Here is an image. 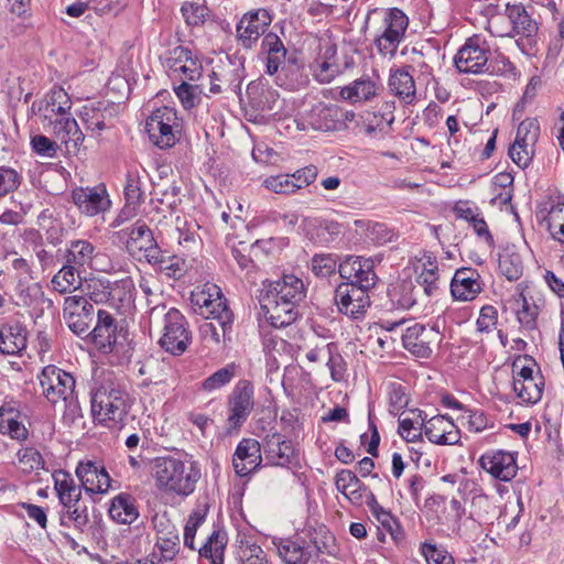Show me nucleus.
Wrapping results in <instances>:
<instances>
[{"label": "nucleus", "mask_w": 564, "mask_h": 564, "mask_svg": "<svg viewBox=\"0 0 564 564\" xmlns=\"http://www.w3.org/2000/svg\"><path fill=\"white\" fill-rule=\"evenodd\" d=\"M63 317L74 334L86 335L94 321V306L85 296H67L64 300Z\"/></svg>", "instance_id": "nucleus-13"}, {"label": "nucleus", "mask_w": 564, "mask_h": 564, "mask_svg": "<svg viewBox=\"0 0 564 564\" xmlns=\"http://www.w3.org/2000/svg\"><path fill=\"white\" fill-rule=\"evenodd\" d=\"M227 543L226 531L215 530L198 549V554L202 558L209 561L210 564H224Z\"/></svg>", "instance_id": "nucleus-49"}, {"label": "nucleus", "mask_w": 564, "mask_h": 564, "mask_svg": "<svg viewBox=\"0 0 564 564\" xmlns=\"http://www.w3.org/2000/svg\"><path fill=\"white\" fill-rule=\"evenodd\" d=\"M113 115V106L104 101L86 104L79 111V117L87 130L99 135L105 129L110 128Z\"/></svg>", "instance_id": "nucleus-31"}, {"label": "nucleus", "mask_w": 564, "mask_h": 564, "mask_svg": "<svg viewBox=\"0 0 564 564\" xmlns=\"http://www.w3.org/2000/svg\"><path fill=\"white\" fill-rule=\"evenodd\" d=\"M236 365L228 364L200 382V390L212 392L228 384L236 375Z\"/></svg>", "instance_id": "nucleus-61"}, {"label": "nucleus", "mask_w": 564, "mask_h": 564, "mask_svg": "<svg viewBox=\"0 0 564 564\" xmlns=\"http://www.w3.org/2000/svg\"><path fill=\"white\" fill-rule=\"evenodd\" d=\"M254 408V388L247 379L239 380L228 397L227 424L238 430L248 420Z\"/></svg>", "instance_id": "nucleus-11"}, {"label": "nucleus", "mask_w": 564, "mask_h": 564, "mask_svg": "<svg viewBox=\"0 0 564 564\" xmlns=\"http://www.w3.org/2000/svg\"><path fill=\"white\" fill-rule=\"evenodd\" d=\"M72 199L79 212L88 217L104 214L111 207V200L105 185L77 187L72 192Z\"/></svg>", "instance_id": "nucleus-17"}, {"label": "nucleus", "mask_w": 564, "mask_h": 564, "mask_svg": "<svg viewBox=\"0 0 564 564\" xmlns=\"http://www.w3.org/2000/svg\"><path fill=\"white\" fill-rule=\"evenodd\" d=\"M553 240L564 245V200L549 199L541 209Z\"/></svg>", "instance_id": "nucleus-41"}, {"label": "nucleus", "mask_w": 564, "mask_h": 564, "mask_svg": "<svg viewBox=\"0 0 564 564\" xmlns=\"http://www.w3.org/2000/svg\"><path fill=\"white\" fill-rule=\"evenodd\" d=\"M124 392L112 384L100 386L91 395V413L96 421L111 427L122 422L127 414Z\"/></svg>", "instance_id": "nucleus-4"}, {"label": "nucleus", "mask_w": 564, "mask_h": 564, "mask_svg": "<svg viewBox=\"0 0 564 564\" xmlns=\"http://www.w3.org/2000/svg\"><path fill=\"white\" fill-rule=\"evenodd\" d=\"M379 79L367 75L340 88L339 96L350 104L367 102L377 96Z\"/></svg>", "instance_id": "nucleus-36"}, {"label": "nucleus", "mask_w": 564, "mask_h": 564, "mask_svg": "<svg viewBox=\"0 0 564 564\" xmlns=\"http://www.w3.org/2000/svg\"><path fill=\"white\" fill-rule=\"evenodd\" d=\"M516 317L520 326L527 330L536 328V319L540 314L539 306L529 301V299L521 292L513 297Z\"/></svg>", "instance_id": "nucleus-52"}, {"label": "nucleus", "mask_w": 564, "mask_h": 564, "mask_svg": "<svg viewBox=\"0 0 564 564\" xmlns=\"http://www.w3.org/2000/svg\"><path fill=\"white\" fill-rule=\"evenodd\" d=\"M15 294L19 304L23 306H31L40 300H44V292L41 284L34 281L17 283Z\"/></svg>", "instance_id": "nucleus-62"}, {"label": "nucleus", "mask_w": 564, "mask_h": 564, "mask_svg": "<svg viewBox=\"0 0 564 564\" xmlns=\"http://www.w3.org/2000/svg\"><path fill=\"white\" fill-rule=\"evenodd\" d=\"M109 517L121 524H131L139 518L137 501L128 492H120L111 499Z\"/></svg>", "instance_id": "nucleus-44"}, {"label": "nucleus", "mask_w": 564, "mask_h": 564, "mask_svg": "<svg viewBox=\"0 0 564 564\" xmlns=\"http://www.w3.org/2000/svg\"><path fill=\"white\" fill-rule=\"evenodd\" d=\"M408 26L409 18L402 10L391 8L380 11L373 32V44L378 53L383 57H394Z\"/></svg>", "instance_id": "nucleus-3"}, {"label": "nucleus", "mask_w": 564, "mask_h": 564, "mask_svg": "<svg viewBox=\"0 0 564 564\" xmlns=\"http://www.w3.org/2000/svg\"><path fill=\"white\" fill-rule=\"evenodd\" d=\"M301 228L311 241L321 246H327L335 241L343 231L338 221L317 217L303 218Z\"/></svg>", "instance_id": "nucleus-28"}, {"label": "nucleus", "mask_w": 564, "mask_h": 564, "mask_svg": "<svg viewBox=\"0 0 564 564\" xmlns=\"http://www.w3.org/2000/svg\"><path fill=\"white\" fill-rule=\"evenodd\" d=\"M237 555L239 564H269L265 552L251 539L239 541Z\"/></svg>", "instance_id": "nucleus-58"}, {"label": "nucleus", "mask_w": 564, "mask_h": 564, "mask_svg": "<svg viewBox=\"0 0 564 564\" xmlns=\"http://www.w3.org/2000/svg\"><path fill=\"white\" fill-rule=\"evenodd\" d=\"M75 474L87 494H106L110 488L111 478L105 466L98 462H79Z\"/></svg>", "instance_id": "nucleus-21"}, {"label": "nucleus", "mask_w": 564, "mask_h": 564, "mask_svg": "<svg viewBox=\"0 0 564 564\" xmlns=\"http://www.w3.org/2000/svg\"><path fill=\"white\" fill-rule=\"evenodd\" d=\"M53 479L54 490L63 508H72V506L80 502L82 488L76 485L69 473L56 470L53 474Z\"/></svg>", "instance_id": "nucleus-42"}, {"label": "nucleus", "mask_w": 564, "mask_h": 564, "mask_svg": "<svg viewBox=\"0 0 564 564\" xmlns=\"http://www.w3.org/2000/svg\"><path fill=\"white\" fill-rule=\"evenodd\" d=\"M423 432L431 443L437 445H456L460 440V431L445 415H436L429 420L422 419Z\"/></svg>", "instance_id": "nucleus-25"}, {"label": "nucleus", "mask_w": 564, "mask_h": 564, "mask_svg": "<svg viewBox=\"0 0 564 564\" xmlns=\"http://www.w3.org/2000/svg\"><path fill=\"white\" fill-rule=\"evenodd\" d=\"M343 115V111L336 106L318 105L311 109L308 124L313 130H336L341 123Z\"/></svg>", "instance_id": "nucleus-46"}, {"label": "nucleus", "mask_w": 564, "mask_h": 564, "mask_svg": "<svg viewBox=\"0 0 564 564\" xmlns=\"http://www.w3.org/2000/svg\"><path fill=\"white\" fill-rule=\"evenodd\" d=\"M84 272L73 268L69 263H64V265L54 274L52 278V286L53 289L61 293H67L72 290H76L82 284V274Z\"/></svg>", "instance_id": "nucleus-55"}, {"label": "nucleus", "mask_w": 564, "mask_h": 564, "mask_svg": "<svg viewBox=\"0 0 564 564\" xmlns=\"http://www.w3.org/2000/svg\"><path fill=\"white\" fill-rule=\"evenodd\" d=\"M192 83L193 82H180V85L174 87L175 95L185 109L196 107L200 101L202 94H204V84Z\"/></svg>", "instance_id": "nucleus-59"}, {"label": "nucleus", "mask_w": 564, "mask_h": 564, "mask_svg": "<svg viewBox=\"0 0 564 564\" xmlns=\"http://www.w3.org/2000/svg\"><path fill=\"white\" fill-rule=\"evenodd\" d=\"M164 65L174 80L196 83L203 77L202 55L187 46L178 45L170 50Z\"/></svg>", "instance_id": "nucleus-7"}, {"label": "nucleus", "mask_w": 564, "mask_h": 564, "mask_svg": "<svg viewBox=\"0 0 564 564\" xmlns=\"http://www.w3.org/2000/svg\"><path fill=\"white\" fill-rule=\"evenodd\" d=\"M259 304L264 319L274 328L291 325L300 315L296 305L285 300H279L264 291L260 292Z\"/></svg>", "instance_id": "nucleus-14"}, {"label": "nucleus", "mask_w": 564, "mask_h": 564, "mask_svg": "<svg viewBox=\"0 0 564 564\" xmlns=\"http://www.w3.org/2000/svg\"><path fill=\"white\" fill-rule=\"evenodd\" d=\"M20 412L11 404L0 406V434L9 435L11 438L23 442L28 438L29 432L25 425L19 421Z\"/></svg>", "instance_id": "nucleus-47"}, {"label": "nucleus", "mask_w": 564, "mask_h": 564, "mask_svg": "<svg viewBox=\"0 0 564 564\" xmlns=\"http://www.w3.org/2000/svg\"><path fill=\"white\" fill-rule=\"evenodd\" d=\"M489 46L480 36H471L457 51L454 64L459 73L486 74L489 59Z\"/></svg>", "instance_id": "nucleus-10"}, {"label": "nucleus", "mask_w": 564, "mask_h": 564, "mask_svg": "<svg viewBox=\"0 0 564 564\" xmlns=\"http://www.w3.org/2000/svg\"><path fill=\"white\" fill-rule=\"evenodd\" d=\"M108 304L118 310L128 311L134 301V283L131 278H126L110 284Z\"/></svg>", "instance_id": "nucleus-48"}, {"label": "nucleus", "mask_w": 564, "mask_h": 564, "mask_svg": "<svg viewBox=\"0 0 564 564\" xmlns=\"http://www.w3.org/2000/svg\"><path fill=\"white\" fill-rule=\"evenodd\" d=\"M262 52L265 55V73L274 76L279 73L280 68L289 61L291 54L275 33H268L262 39Z\"/></svg>", "instance_id": "nucleus-35"}, {"label": "nucleus", "mask_w": 564, "mask_h": 564, "mask_svg": "<svg viewBox=\"0 0 564 564\" xmlns=\"http://www.w3.org/2000/svg\"><path fill=\"white\" fill-rule=\"evenodd\" d=\"M388 296L393 307L409 310L416 303L415 285L411 280H399L389 286Z\"/></svg>", "instance_id": "nucleus-51"}, {"label": "nucleus", "mask_w": 564, "mask_h": 564, "mask_svg": "<svg viewBox=\"0 0 564 564\" xmlns=\"http://www.w3.org/2000/svg\"><path fill=\"white\" fill-rule=\"evenodd\" d=\"M506 15L512 25L513 35H519L528 40V44L532 45L533 37L538 33V23L529 15L522 4H508Z\"/></svg>", "instance_id": "nucleus-38"}, {"label": "nucleus", "mask_w": 564, "mask_h": 564, "mask_svg": "<svg viewBox=\"0 0 564 564\" xmlns=\"http://www.w3.org/2000/svg\"><path fill=\"white\" fill-rule=\"evenodd\" d=\"M118 235L126 238V248L132 257L139 261L144 259L148 263L156 261L155 254H159L161 249L145 223L138 220L120 230Z\"/></svg>", "instance_id": "nucleus-8"}, {"label": "nucleus", "mask_w": 564, "mask_h": 564, "mask_svg": "<svg viewBox=\"0 0 564 564\" xmlns=\"http://www.w3.org/2000/svg\"><path fill=\"white\" fill-rule=\"evenodd\" d=\"M335 486L352 505L361 506L365 502L367 487L351 470L338 471L335 476Z\"/></svg>", "instance_id": "nucleus-40"}, {"label": "nucleus", "mask_w": 564, "mask_h": 564, "mask_svg": "<svg viewBox=\"0 0 564 564\" xmlns=\"http://www.w3.org/2000/svg\"><path fill=\"white\" fill-rule=\"evenodd\" d=\"M44 126L50 128L53 137L65 147L67 153H76L84 142V133L73 117L54 118Z\"/></svg>", "instance_id": "nucleus-27"}, {"label": "nucleus", "mask_w": 564, "mask_h": 564, "mask_svg": "<svg viewBox=\"0 0 564 564\" xmlns=\"http://www.w3.org/2000/svg\"><path fill=\"white\" fill-rule=\"evenodd\" d=\"M415 259V271L419 272L417 283L427 296L436 295L440 290V270L436 257L430 251H423Z\"/></svg>", "instance_id": "nucleus-30"}, {"label": "nucleus", "mask_w": 564, "mask_h": 564, "mask_svg": "<svg viewBox=\"0 0 564 564\" xmlns=\"http://www.w3.org/2000/svg\"><path fill=\"white\" fill-rule=\"evenodd\" d=\"M156 261L149 262L153 267H155L160 272L164 273L169 278L178 279L183 275L185 271V262L184 260L173 256H166L162 250L159 251V254H155Z\"/></svg>", "instance_id": "nucleus-60"}, {"label": "nucleus", "mask_w": 564, "mask_h": 564, "mask_svg": "<svg viewBox=\"0 0 564 564\" xmlns=\"http://www.w3.org/2000/svg\"><path fill=\"white\" fill-rule=\"evenodd\" d=\"M97 256L98 251L93 242L87 239H74L66 246L64 260L73 268L86 273L95 269L94 262Z\"/></svg>", "instance_id": "nucleus-29"}, {"label": "nucleus", "mask_w": 564, "mask_h": 564, "mask_svg": "<svg viewBox=\"0 0 564 564\" xmlns=\"http://www.w3.org/2000/svg\"><path fill=\"white\" fill-rule=\"evenodd\" d=\"M43 395L53 404L72 399L75 392V379L72 373L48 365L39 375Z\"/></svg>", "instance_id": "nucleus-9"}, {"label": "nucleus", "mask_w": 564, "mask_h": 564, "mask_svg": "<svg viewBox=\"0 0 564 564\" xmlns=\"http://www.w3.org/2000/svg\"><path fill=\"white\" fill-rule=\"evenodd\" d=\"M275 76V84L289 90H295L306 84L303 64L295 54H291L289 61L283 64Z\"/></svg>", "instance_id": "nucleus-43"}, {"label": "nucleus", "mask_w": 564, "mask_h": 564, "mask_svg": "<svg viewBox=\"0 0 564 564\" xmlns=\"http://www.w3.org/2000/svg\"><path fill=\"white\" fill-rule=\"evenodd\" d=\"M150 141L160 149H170L181 138L182 123L177 111L167 106L155 109L145 121Z\"/></svg>", "instance_id": "nucleus-5"}, {"label": "nucleus", "mask_w": 564, "mask_h": 564, "mask_svg": "<svg viewBox=\"0 0 564 564\" xmlns=\"http://www.w3.org/2000/svg\"><path fill=\"white\" fill-rule=\"evenodd\" d=\"M479 465L495 479L510 481L518 473L517 457L503 449H490L479 458Z\"/></svg>", "instance_id": "nucleus-19"}, {"label": "nucleus", "mask_w": 564, "mask_h": 564, "mask_svg": "<svg viewBox=\"0 0 564 564\" xmlns=\"http://www.w3.org/2000/svg\"><path fill=\"white\" fill-rule=\"evenodd\" d=\"M192 303L198 307L206 322H218L221 327L234 325L235 315L227 299L216 284H205L191 294Z\"/></svg>", "instance_id": "nucleus-6"}, {"label": "nucleus", "mask_w": 564, "mask_h": 564, "mask_svg": "<svg viewBox=\"0 0 564 564\" xmlns=\"http://www.w3.org/2000/svg\"><path fill=\"white\" fill-rule=\"evenodd\" d=\"M232 325L221 327L218 322H204L199 326V335L207 344L219 345L221 341L230 340Z\"/></svg>", "instance_id": "nucleus-63"}, {"label": "nucleus", "mask_w": 564, "mask_h": 564, "mask_svg": "<svg viewBox=\"0 0 564 564\" xmlns=\"http://www.w3.org/2000/svg\"><path fill=\"white\" fill-rule=\"evenodd\" d=\"M409 395L403 384L390 382L388 386L389 412L399 415L409 404Z\"/></svg>", "instance_id": "nucleus-64"}, {"label": "nucleus", "mask_w": 564, "mask_h": 564, "mask_svg": "<svg viewBox=\"0 0 564 564\" xmlns=\"http://www.w3.org/2000/svg\"><path fill=\"white\" fill-rule=\"evenodd\" d=\"M401 55L408 56V64L402 66L409 68L410 73L416 74L417 79L425 84H430L434 79L433 64L437 62V52L431 47L421 48L412 47L409 50L404 47Z\"/></svg>", "instance_id": "nucleus-24"}, {"label": "nucleus", "mask_w": 564, "mask_h": 564, "mask_svg": "<svg viewBox=\"0 0 564 564\" xmlns=\"http://www.w3.org/2000/svg\"><path fill=\"white\" fill-rule=\"evenodd\" d=\"M388 87L390 93L405 106L414 105L417 100L415 80L409 68L390 69Z\"/></svg>", "instance_id": "nucleus-32"}, {"label": "nucleus", "mask_w": 564, "mask_h": 564, "mask_svg": "<svg viewBox=\"0 0 564 564\" xmlns=\"http://www.w3.org/2000/svg\"><path fill=\"white\" fill-rule=\"evenodd\" d=\"M261 291H264L279 300H285L299 307L300 303L306 297L307 288L299 276L294 274H284L280 280L264 284Z\"/></svg>", "instance_id": "nucleus-26"}, {"label": "nucleus", "mask_w": 564, "mask_h": 564, "mask_svg": "<svg viewBox=\"0 0 564 564\" xmlns=\"http://www.w3.org/2000/svg\"><path fill=\"white\" fill-rule=\"evenodd\" d=\"M336 47L328 46L325 51V57L318 58L312 65L313 75L321 84L333 82L339 74V65L335 62Z\"/></svg>", "instance_id": "nucleus-53"}, {"label": "nucleus", "mask_w": 564, "mask_h": 564, "mask_svg": "<svg viewBox=\"0 0 564 564\" xmlns=\"http://www.w3.org/2000/svg\"><path fill=\"white\" fill-rule=\"evenodd\" d=\"M151 326L161 327L159 345L173 356L183 355L192 343V332L186 317L174 307L158 304L150 308Z\"/></svg>", "instance_id": "nucleus-2"}, {"label": "nucleus", "mask_w": 564, "mask_h": 564, "mask_svg": "<svg viewBox=\"0 0 564 564\" xmlns=\"http://www.w3.org/2000/svg\"><path fill=\"white\" fill-rule=\"evenodd\" d=\"M544 382L542 376L538 379L520 380L513 379V391L523 404L538 403L543 394Z\"/></svg>", "instance_id": "nucleus-54"}, {"label": "nucleus", "mask_w": 564, "mask_h": 564, "mask_svg": "<svg viewBox=\"0 0 564 564\" xmlns=\"http://www.w3.org/2000/svg\"><path fill=\"white\" fill-rule=\"evenodd\" d=\"M272 22V15L267 9H256L246 12L237 24V39L246 48H251L259 37L264 34Z\"/></svg>", "instance_id": "nucleus-18"}, {"label": "nucleus", "mask_w": 564, "mask_h": 564, "mask_svg": "<svg viewBox=\"0 0 564 564\" xmlns=\"http://www.w3.org/2000/svg\"><path fill=\"white\" fill-rule=\"evenodd\" d=\"M72 99L67 91L61 87L53 88L48 95L44 121L51 122L54 118L72 117Z\"/></svg>", "instance_id": "nucleus-50"}, {"label": "nucleus", "mask_w": 564, "mask_h": 564, "mask_svg": "<svg viewBox=\"0 0 564 564\" xmlns=\"http://www.w3.org/2000/svg\"><path fill=\"white\" fill-rule=\"evenodd\" d=\"M209 506L206 502L198 503L189 514L184 528L183 541L184 545L193 551L195 547V535L197 529L205 522Z\"/></svg>", "instance_id": "nucleus-57"}, {"label": "nucleus", "mask_w": 564, "mask_h": 564, "mask_svg": "<svg viewBox=\"0 0 564 564\" xmlns=\"http://www.w3.org/2000/svg\"><path fill=\"white\" fill-rule=\"evenodd\" d=\"M261 447L262 445L254 438H242L238 443L232 455V466L238 476H248L260 467Z\"/></svg>", "instance_id": "nucleus-23"}, {"label": "nucleus", "mask_w": 564, "mask_h": 564, "mask_svg": "<svg viewBox=\"0 0 564 564\" xmlns=\"http://www.w3.org/2000/svg\"><path fill=\"white\" fill-rule=\"evenodd\" d=\"M238 68L230 62L216 65L208 75L209 93L218 95L224 89L235 90L240 86V76Z\"/></svg>", "instance_id": "nucleus-37"}, {"label": "nucleus", "mask_w": 564, "mask_h": 564, "mask_svg": "<svg viewBox=\"0 0 564 564\" xmlns=\"http://www.w3.org/2000/svg\"><path fill=\"white\" fill-rule=\"evenodd\" d=\"M484 283L479 272L470 267H463L455 271L451 281V294L460 302L474 301L482 291Z\"/></svg>", "instance_id": "nucleus-20"}, {"label": "nucleus", "mask_w": 564, "mask_h": 564, "mask_svg": "<svg viewBox=\"0 0 564 564\" xmlns=\"http://www.w3.org/2000/svg\"><path fill=\"white\" fill-rule=\"evenodd\" d=\"M453 210L457 218L464 219L470 224L475 234L480 239L489 246L494 245V237L477 206L473 205L468 200H458Z\"/></svg>", "instance_id": "nucleus-39"}, {"label": "nucleus", "mask_w": 564, "mask_h": 564, "mask_svg": "<svg viewBox=\"0 0 564 564\" xmlns=\"http://www.w3.org/2000/svg\"><path fill=\"white\" fill-rule=\"evenodd\" d=\"M28 346V330L20 322L0 326V354L21 356Z\"/></svg>", "instance_id": "nucleus-33"}, {"label": "nucleus", "mask_w": 564, "mask_h": 564, "mask_svg": "<svg viewBox=\"0 0 564 564\" xmlns=\"http://www.w3.org/2000/svg\"><path fill=\"white\" fill-rule=\"evenodd\" d=\"M355 226L365 231L366 237L376 245H386L395 238L394 231L383 223L357 219Z\"/></svg>", "instance_id": "nucleus-56"}, {"label": "nucleus", "mask_w": 564, "mask_h": 564, "mask_svg": "<svg viewBox=\"0 0 564 564\" xmlns=\"http://www.w3.org/2000/svg\"><path fill=\"white\" fill-rule=\"evenodd\" d=\"M339 273L347 279L346 284H356L360 289L370 291L375 288L378 276L375 264L370 258L349 256L339 267Z\"/></svg>", "instance_id": "nucleus-16"}, {"label": "nucleus", "mask_w": 564, "mask_h": 564, "mask_svg": "<svg viewBox=\"0 0 564 564\" xmlns=\"http://www.w3.org/2000/svg\"><path fill=\"white\" fill-rule=\"evenodd\" d=\"M94 345L105 352L112 350L117 341V324L112 315L105 311L97 312V324L88 334Z\"/></svg>", "instance_id": "nucleus-34"}, {"label": "nucleus", "mask_w": 564, "mask_h": 564, "mask_svg": "<svg viewBox=\"0 0 564 564\" xmlns=\"http://www.w3.org/2000/svg\"><path fill=\"white\" fill-rule=\"evenodd\" d=\"M265 459L274 466L288 467L297 463V453L291 441H286L281 434L265 435L262 441Z\"/></svg>", "instance_id": "nucleus-22"}, {"label": "nucleus", "mask_w": 564, "mask_h": 564, "mask_svg": "<svg viewBox=\"0 0 564 564\" xmlns=\"http://www.w3.org/2000/svg\"><path fill=\"white\" fill-rule=\"evenodd\" d=\"M153 476L159 489L189 496L200 479V466L188 454L159 457L154 462Z\"/></svg>", "instance_id": "nucleus-1"}, {"label": "nucleus", "mask_w": 564, "mask_h": 564, "mask_svg": "<svg viewBox=\"0 0 564 564\" xmlns=\"http://www.w3.org/2000/svg\"><path fill=\"white\" fill-rule=\"evenodd\" d=\"M441 340L440 332L435 326H425L415 323L402 334L403 347L420 358H429L432 352V346Z\"/></svg>", "instance_id": "nucleus-15"}, {"label": "nucleus", "mask_w": 564, "mask_h": 564, "mask_svg": "<svg viewBox=\"0 0 564 564\" xmlns=\"http://www.w3.org/2000/svg\"><path fill=\"white\" fill-rule=\"evenodd\" d=\"M334 301L339 313L352 319L362 318L370 307L369 291L356 284L340 283L335 290Z\"/></svg>", "instance_id": "nucleus-12"}, {"label": "nucleus", "mask_w": 564, "mask_h": 564, "mask_svg": "<svg viewBox=\"0 0 564 564\" xmlns=\"http://www.w3.org/2000/svg\"><path fill=\"white\" fill-rule=\"evenodd\" d=\"M273 544L285 564H308L311 560L310 546L304 541L279 539L273 540Z\"/></svg>", "instance_id": "nucleus-45"}]
</instances>
